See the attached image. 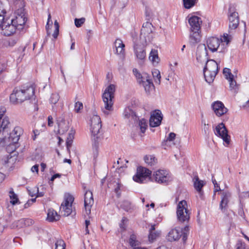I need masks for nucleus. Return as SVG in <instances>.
<instances>
[{
    "label": "nucleus",
    "mask_w": 249,
    "mask_h": 249,
    "mask_svg": "<svg viewBox=\"0 0 249 249\" xmlns=\"http://www.w3.org/2000/svg\"><path fill=\"white\" fill-rule=\"evenodd\" d=\"M152 75L155 79V82L160 84L161 78L160 71L158 70H154L152 71Z\"/></svg>",
    "instance_id": "42"
},
{
    "label": "nucleus",
    "mask_w": 249,
    "mask_h": 249,
    "mask_svg": "<svg viewBox=\"0 0 249 249\" xmlns=\"http://www.w3.org/2000/svg\"><path fill=\"white\" fill-rule=\"evenodd\" d=\"M190 31H200V24L202 23L201 18L197 16H192L189 19Z\"/></svg>",
    "instance_id": "22"
},
{
    "label": "nucleus",
    "mask_w": 249,
    "mask_h": 249,
    "mask_svg": "<svg viewBox=\"0 0 249 249\" xmlns=\"http://www.w3.org/2000/svg\"><path fill=\"white\" fill-rule=\"evenodd\" d=\"M239 198L240 201L241 202L242 200L245 199L249 198V191L248 192H239Z\"/></svg>",
    "instance_id": "47"
},
{
    "label": "nucleus",
    "mask_w": 249,
    "mask_h": 249,
    "mask_svg": "<svg viewBox=\"0 0 249 249\" xmlns=\"http://www.w3.org/2000/svg\"><path fill=\"white\" fill-rule=\"evenodd\" d=\"M162 117L161 111L160 110H156L151 115L149 119V125L150 127H157L160 125Z\"/></svg>",
    "instance_id": "18"
},
{
    "label": "nucleus",
    "mask_w": 249,
    "mask_h": 249,
    "mask_svg": "<svg viewBox=\"0 0 249 249\" xmlns=\"http://www.w3.org/2000/svg\"><path fill=\"white\" fill-rule=\"evenodd\" d=\"M35 87L31 85L15 88L10 96V102L14 104L21 103L34 96Z\"/></svg>",
    "instance_id": "1"
},
{
    "label": "nucleus",
    "mask_w": 249,
    "mask_h": 249,
    "mask_svg": "<svg viewBox=\"0 0 249 249\" xmlns=\"http://www.w3.org/2000/svg\"><path fill=\"white\" fill-rule=\"evenodd\" d=\"M146 45L144 44L135 43L133 49L135 55L138 61H143L146 57Z\"/></svg>",
    "instance_id": "15"
},
{
    "label": "nucleus",
    "mask_w": 249,
    "mask_h": 249,
    "mask_svg": "<svg viewBox=\"0 0 249 249\" xmlns=\"http://www.w3.org/2000/svg\"><path fill=\"white\" fill-rule=\"evenodd\" d=\"M221 200L219 205L220 209L224 212L231 197V193L228 191H223L221 193Z\"/></svg>",
    "instance_id": "21"
},
{
    "label": "nucleus",
    "mask_w": 249,
    "mask_h": 249,
    "mask_svg": "<svg viewBox=\"0 0 249 249\" xmlns=\"http://www.w3.org/2000/svg\"><path fill=\"white\" fill-rule=\"evenodd\" d=\"M23 133L22 129L19 126H16L13 131L10 133L9 139L13 143H16L19 139V137Z\"/></svg>",
    "instance_id": "24"
},
{
    "label": "nucleus",
    "mask_w": 249,
    "mask_h": 249,
    "mask_svg": "<svg viewBox=\"0 0 249 249\" xmlns=\"http://www.w3.org/2000/svg\"><path fill=\"white\" fill-rule=\"evenodd\" d=\"M196 59L200 63L207 62L209 61L208 52L205 44H199L197 47L196 53Z\"/></svg>",
    "instance_id": "17"
},
{
    "label": "nucleus",
    "mask_w": 249,
    "mask_h": 249,
    "mask_svg": "<svg viewBox=\"0 0 249 249\" xmlns=\"http://www.w3.org/2000/svg\"><path fill=\"white\" fill-rule=\"evenodd\" d=\"M115 88L114 85L110 84L106 89L102 95L105 109V110H103V112L106 115H108L109 111L113 110V99L114 97Z\"/></svg>",
    "instance_id": "3"
},
{
    "label": "nucleus",
    "mask_w": 249,
    "mask_h": 249,
    "mask_svg": "<svg viewBox=\"0 0 249 249\" xmlns=\"http://www.w3.org/2000/svg\"><path fill=\"white\" fill-rule=\"evenodd\" d=\"M202 123L204 124L203 131L204 135L207 136L209 134V126L208 124H206L205 121L202 120Z\"/></svg>",
    "instance_id": "53"
},
{
    "label": "nucleus",
    "mask_w": 249,
    "mask_h": 249,
    "mask_svg": "<svg viewBox=\"0 0 249 249\" xmlns=\"http://www.w3.org/2000/svg\"><path fill=\"white\" fill-rule=\"evenodd\" d=\"M17 41V39H11V41H9V44L11 45H14Z\"/></svg>",
    "instance_id": "62"
},
{
    "label": "nucleus",
    "mask_w": 249,
    "mask_h": 249,
    "mask_svg": "<svg viewBox=\"0 0 249 249\" xmlns=\"http://www.w3.org/2000/svg\"><path fill=\"white\" fill-rule=\"evenodd\" d=\"M220 191V187L218 185V184H217V185H216V187H214V195H215V193L216 192H218Z\"/></svg>",
    "instance_id": "61"
},
{
    "label": "nucleus",
    "mask_w": 249,
    "mask_h": 249,
    "mask_svg": "<svg viewBox=\"0 0 249 249\" xmlns=\"http://www.w3.org/2000/svg\"><path fill=\"white\" fill-rule=\"evenodd\" d=\"M175 137H176L175 133H174L173 132L170 133L168 137L167 138L166 140H164L162 142V145L163 146H165L166 145V143L168 141H170V142L173 141L175 139Z\"/></svg>",
    "instance_id": "44"
},
{
    "label": "nucleus",
    "mask_w": 249,
    "mask_h": 249,
    "mask_svg": "<svg viewBox=\"0 0 249 249\" xmlns=\"http://www.w3.org/2000/svg\"><path fill=\"white\" fill-rule=\"evenodd\" d=\"M176 213L178 222L184 223L188 222L191 212L188 209L187 203L185 200H181L178 202Z\"/></svg>",
    "instance_id": "6"
},
{
    "label": "nucleus",
    "mask_w": 249,
    "mask_h": 249,
    "mask_svg": "<svg viewBox=\"0 0 249 249\" xmlns=\"http://www.w3.org/2000/svg\"><path fill=\"white\" fill-rule=\"evenodd\" d=\"M38 165L36 164L31 168V171L33 173L36 172L37 174L38 173Z\"/></svg>",
    "instance_id": "56"
},
{
    "label": "nucleus",
    "mask_w": 249,
    "mask_h": 249,
    "mask_svg": "<svg viewBox=\"0 0 249 249\" xmlns=\"http://www.w3.org/2000/svg\"><path fill=\"white\" fill-rule=\"evenodd\" d=\"M149 231L148 238L150 242H153L156 240L157 238L160 236V231L156 230L155 224L151 225Z\"/></svg>",
    "instance_id": "28"
},
{
    "label": "nucleus",
    "mask_w": 249,
    "mask_h": 249,
    "mask_svg": "<svg viewBox=\"0 0 249 249\" xmlns=\"http://www.w3.org/2000/svg\"><path fill=\"white\" fill-rule=\"evenodd\" d=\"M74 201V197L70 194H66L64 197V200L62 203L60 207V210L61 213L68 216L70 215L72 212V204Z\"/></svg>",
    "instance_id": "12"
},
{
    "label": "nucleus",
    "mask_w": 249,
    "mask_h": 249,
    "mask_svg": "<svg viewBox=\"0 0 249 249\" xmlns=\"http://www.w3.org/2000/svg\"><path fill=\"white\" fill-rule=\"evenodd\" d=\"M93 203L94 199L92 193L89 190L86 191L85 193L84 205L86 212L87 214L90 213L91 207L93 204Z\"/></svg>",
    "instance_id": "19"
},
{
    "label": "nucleus",
    "mask_w": 249,
    "mask_h": 249,
    "mask_svg": "<svg viewBox=\"0 0 249 249\" xmlns=\"http://www.w3.org/2000/svg\"><path fill=\"white\" fill-rule=\"evenodd\" d=\"M23 219V222L24 223V227H26V226H30L32 225H33V220L31 219H29V218H27V219H24V218H22Z\"/></svg>",
    "instance_id": "54"
},
{
    "label": "nucleus",
    "mask_w": 249,
    "mask_h": 249,
    "mask_svg": "<svg viewBox=\"0 0 249 249\" xmlns=\"http://www.w3.org/2000/svg\"><path fill=\"white\" fill-rule=\"evenodd\" d=\"M5 111L4 108H1L0 110V134L2 133L8 134V125L10 124L9 118L7 116H4V113Z\"/></svg>",
    "instance_id": "16"
},
{
    "label": "nucleus",
    "mask_w": 249,
    "mask_h": 249,
    "mask_svg": "<svg viewBox=\"0 0 249 249\" xmlns=\"http://www.w3.org/2000/svg\"><path fill=\"white\" fill-rule=\"evenodd\" d=\"M60 215L53 209H50L48 210L47 213V220L50 222H54L59 220Z\"/></svg>",
    "instance_id": "31"
},
{
    "label": "nucleus",
    "mask_w": 249,
    "mask_h": 249,
    "mask_svg": "<svg viewBox=\"0 0 249 249\" xmlns=\"http://www.w3.org/2000/svg\"><path fill=\"white\" fill-rule=\"evenodd\" d=\"M152 28L153 25L149 22H146L143 24L141 29L140 37L141 38H144L145 42H146V37H149V36L150 35L152 32Z\"/></svg>",
    "instance_id": "23"
},
{
    "label": "nucleus",
    "mask_w": 249,
    "mask_h": 249,
    "mask_svg": "<svg viewBox=\"0 0 249 249\" xmlns=\"http://www.w3.org/2000/svg\"><path fill=\"white\" fill-rule=\"evenodd\" d=\"M122 207L126 211H128L130 209V203L128 201H124L122 205Z\"/></svg>",
    "instance_id": "55"
},
{
    "label": "nucleus",
    "mask_w": 249,
    "mask_h": 249,
    "mask_svg": "<svg viewBox=\"0 0 249 249\" xmlns=\"http://www.w3.org/2000/svg\"><path fill=\"white\" fill-rule=\"evenodd\" d=\"M218 71L217 62L210 59L206 63L203 69V73L206 81L209 84L212 83Z\"/></svg>",
    "instance_id": "5"
},
{
    "label": "nucleus",
    "mask_w": 249,
    "mask_h": 249,
    "mask_svg": "<svg viewBox=\"0 0 249 249\" xmlns=\"http://www.w3.org/2000/svg\"><path fill=\"white\" fill-rule=\"evenodd\" d=\"M5 175L4 174L0 172V184L4 180Z\"/></svg>",
    "instance_id": "60"
},
{
    "label": "nucleus",
    "mask_w": 249,
    "mask_h": 249,
    "mask_svg": "<svg viewBox=\"0 0 249 249\" xmlns=\"http://www.w3.org/2000/svg\"><path fill=\"white\" fill-rule=\"evenodd\" d=\"M200 31H190L189 42L191 45H195L200 40Z\"/></svg>",
    "instance_id": "27"
},
{
    "label": "nucleus",
    "mask_w": 249,
    "mask_h": 249,
    "mask_svg": "<svg viewBox=\"0 0 249 249\" xmlns=\"http://www.w3.org/2000/svg\"><path fill=\"white\" fill-rule=\"evenodd\" d=\"M85 18H75L74 19L75 25L77 27H80L85 22Z\"/></svg>",
    "instance_id": "51"
},
{
    "label": "nucleus",
    "mask_w": 249,
    "mask_h": 249,
    "mask_svg": "<svg viewBox=\"0 0 249 249\" xmlns=\"http://www.w3.org/2000/svg\"><path fill=\"white\" fill-rule=\"evenodd\" d=\"M59 95L58 93H53L50 97V103L53 104H55L59 99Z\"/></svg>",
    "instance_id": "45"
},
{
    "label": "nucleus",
    "mask_w": 249,
    "mask_h": 249,
    "mask_svg": "<svg viewBox=\"0 0 249 249\" xmlns=\"http://www.w3.org/2000/svg\"><path fill=\"white\" fill-rule=\"evenodd\" d=\"M72 140H70L68 138L67 141L66 142L67 148L69 152H70V147L71 146L72 144Z\"/></svg>",
    "instance_id": "57"
},
{
    "label": "nucleus",
    "mask_w": 249,
    "mask_h": 249,
    "mask_svg": "<svg viewBox=\"0 0 249 249\" xmlns=\"http://www.w3.org/2000/svg\"><path fill=\"white\" fill-rule=\"evenodd\" d=\"M57 122L58 126V131L59 132L64 133L69 129V124L64 119V116L59 117L57 119Z\"/></svg>",
    "instance_id": "26"
},
{
    "label": "nucleus",
    "mask_w": 249,
    "mask_h": 249,
    "mask_svg": "<svg viewBox=\"0 0 249 249\" xmlns=\"http://www.w3.org/2000/svg\"><path fill=\"white\" fill-rule=\"evenodd\" d=\"M9 196L10 198V202L13 205H15L17 204L18 202V199L17 195L14 193L13 190H11L9 192Z\"/></svg>",
    "instance_id": "40"
},
{
    "label": "nucleus",
    "mask_w": 249,
    "mask_h": 249,
    "mask_svg": "<svg viewBox=\"0 0 249 249\" xmlns=\"http://www.w3.org/2000/svg\"><path fill=\"white\" fill-rule=\"evenodd\" d=\"M123 115L124 117L126 119L134 121L137 120V116L135 113L130 107H126L125 108Z\"/></svg>",
    "instance_id": "30"
},
{
    "label": "nucleus",
    "mask_w": 249,
    "mask_h": 249,
    "mask_svg": "<svg viewBox=\"0 0 249 249\" xmlns=\"http://www.w3.org/2000/svg\"><path fill=\"white\" fill-rule=\"evenodd\" d=\"M138 126L139 127L141 133H144L148 127V123L144 118L139 119Z\"/></svg>",
    "instance_id": "34"
},
{
    "label": "nucleus",
    "mask_w": 249,
    "mask_h": 249,
    "mask_svg": "<svg viewBox=\"0 0 249 249\" xmlns=\"http://www.w3.org/2000/svg\"><path fill=\"white\" fill-rule=\"evenodd\" d=\"M51 16L50 14H49L48 15V22H47V25L46 26V29L47 32V34L48 35H49L50 34L49 32V25H49V22H50V20H51Z\"/></svg>",
    "instance_id": "58"
},
{
    "label": "nucleus",
    "mask_w": 249,
    "mask_h": 249,
    "mask_svg": "<svg viewBox=\"0 0 249 249\" xmlns=\"http://www.w3.org/2000/svg\"><path fill=\"white\" fill-rule=\"evenodd\" d=\"M232 37L231 35L224 34L221 38L211 37L207 41V46L212 52H223L227 48Z\"/></svg>",
    "instance_id": "2"
},
{
    "label": "nucleus",
    "mask_w": 249,
    "mask_h": 249,
    "mask_svg": "<svg viewBox=\"0 0 249 249\" xmlns=\"http://www.w3.org/2000/svg\"><path fill=\"white\" fill-rule=\"evenodd\" d=\"M149 59L154 65L158 64L160 59L158 56L157 50L155 49L151 50L149 54Z\"/></svg>",
    "instance_id": "33"
},
{
    "label": "nucleus",
    "mask_w": 249,
    "mask_h": 249,
    "mask_svg": "<svg viewBox=\"0 0 249 249\" xmlns=\"http://www.w3.org/2000/svg\"><path fill=\"white\" fill-rule=\"evenodd\" d=\"M54 25L55 30L53 34V36L54 38L56 39L59 34V24L56 20L54 21Z\"/></svg>",
    "instance_id": "49"
},
{
    "label": "nucleus",
    "mask_w": 249,
    "mask_h": 249,
    "mask_svg": "<svg viewBox=\"0 0 249 249\" xmlns=\"http://www.w3.org/2000/svg\"><path fill=\"white\" fill-rule=\"evenodd\" d=\"M15 159V158L14 159L12 156H10V155H9L7 158V160L4 161V168L6 169L9 167L8 170L9 171L12 170L13 162H14Z\"/></svg>",
    "instance_id": "37"
},
{
    "label": "nucleus",
    "mask_w": 249,
    "mask_h": 249,
    "mask_svg": "<svg viewBox=\"0 0 249 249\" xmlns=\"http://www.w3.org/2000/svg\"><path fill=\"white\" fill-rule=\"evenodd\" d=\"M27 19L24 10L23 8H20L17 11L15 18L11 19V23H13L16 25L18 30L21 31L24 29Z\"/></svg>",
    "instance_id": "8"
},
{
    "label": "nucleus",
    "mask_w": 249,
    "mask_h": 249,
    "mask_svg": "<svg viewBox=\"0 0 249 249\" xmlns=\"http://www.w3.org/2000/svg\"><path fill=\"white\" fill-rule=\"evenodd\" d=\"M114 45L116 48V53L123 56L124 53L125 45L123 41L120 39H117L114 42Z\"/></svg>",
    "instance_id": "29"
},
{
    "label": "nucleus",
    "mask_w": 249,
    "mask_h": 249,
    "mask_svg": "<svg viewBox=\"0 0 249 249\" xmlns=\"http://www.w3.org/2000/svg\"><path fill=\"white\" fill-rule=\"evenodd\" d=\"M249 107V100H248L246 103V104L245 105H243L242 106V107L244 108H248V107Z\"/></svg>",
    "instance_id": "64"
},
{
    "label": "nucleus",
    "mask_w": 249,
    "mask_h": 249,
    "mask_svg": "<svg viewBox=\"0 0 249 249\" xmlns=\"http://www.w3.org/2000/svg\"><path fill=\"white\" fill-rule=\"evenodd\" d=\"M129 243L130 245L133 248L137 247V246H138L139 242L136 240V236L134 234L131 235L129 240Z\"/></svg>",
    "instance_id": "43"
},
{
    "label": "nucleus",
    "mask_w": 249,
    "mask_h": 249,
    "mask_svg": "<svg viewBox=\"0 0 249 249\" xmlns=\"http://www.w3.org/2000/svg\"><path fill=\"white\" fill-rule=\"evenodd\" d=\"M133 71L136 77L137 78L138 82L140 84H142V81H144L146 79V77H148V75H147L146 74H144L143 76L142 75V74L140 73H139L136 69H134L133 70Z\"/></svg>",
    "instance_id": "38"
},
{
    "label": "nucleus",
    "mask_w": 249,
    "mask_h": 249,
    "mask_svg": "<svg viewBox=\"0 0 249 249\" xmlns=\"http://www.w3.org/2000/svg\"><path fill=\"white\" fill-rule=\"evenodd\" d=\"M214 134L218 137L222 139L226 146L228 145L230 142V136L228 134V130L223 123H220L218 124L215 130Z\"/></svg>",
    "instance_id": "13"
},
{
    "label": "nucleus",
    "mask_w": 249,
    "mask_h": 249,
    "mask_svg": "<svg viewBox=\"0 0 249 249\" xmlns=\"http://www.w3.org/2000/svg\"><path fill=\"white\" fill-rule=\"evenodd\" d=\"M223 74L227 80L229 79L230 78H233V75L231 72L230 69L228 68H226L223 69Z\"/></svg>",
    "instance_id": "48"
},
{
    "label": "nucleus",
    "mask_w": 249,
    "mask_h": 249,
    "mask_svg": "<svg viewBox=\"0 0 249 249\" xmlns=\"http://www.w3.org/2000/svg\"><path fill=\"white\" fill-rule=\"evenodd\" d=\"M188 231L189 227L187 226L184 227L183 231L177 228L172 229L168 232L166 237L167 239L170 242L175 241L179 240L182 235L183 240H185Z\"/></svg>",
    "instance_id": "7"
},
{
    "label": "nucleus",
    "mask_w": 249,
    "mask_h": 249,
    "mask_svg": "<svg viewBox=\"0 0 249 249\" xmlns=\"http://www.w3.org/2000/svg\"><path fill=\"white\" fill-rule=\"evenodd\" d=\"M55 249H65V244L63 240H58L55 242Z\"/></svg>",
    "instance_id": "46"
},
{
    "label": "nucleus",
    "mask_w": 249,
    "mask_h": 249,
    "mask_svg": "<svg viewBox=\"0 0 249 249\" xmlns=\"http://www.w3.org/2000/svg\"><path fill=\"white\" fill-rule=\"evenodd\" d=\"M23 219H20L19 220L15 221L10 225V227L11 229H16V228H22L24 227V223L23 222Z\"/></svg>",
    "instance_id": "39"
},
{
    "label": "nucleus",
    "mask_w": 249,
    "mask_h": 249,
    "mask_svg": "<svg viewBox=\"0 0 249 249\" xmlns=\"http://www.w3.org/2000/svg\"><path fill=\"white\" fill-rule=\"evenodd\" d=\"M151 171L149 169L143 167H139L137 169L136 174L133 176V180L137 182L144 183L150 178Z\"/></svg>",
    "instance_id": "9"
},
{
    "label": "nucleus",
    "mask_w": 249,
    "mask_h": 249,
    "mask_svg": "<svg viewBox=\"0 0 249 249\" xmlns=\"http://www.w3.org/2000/svg\"><path fill=\"white\" fill-rule=\"evenodd\" d=\"M89 124L92 135L96 142L99 138L98 134L102 127L101 121L100 117L97 115H93L90 118Z\"/></svg>",
    "instance_id": "11"
},
{
    "label": "nucleus",
    "mask_w": 249,
    "mask_h": 249,
    "mask_svg": "<svg viewBox=\"0 0 249 249\" xmlns=\"http://www.w3.org/2000/svg\"><path fill=\"white\" fill-rule=\"evenodd\" d=\"M146 78L144 81H142L141 84L142 85L145 91L147 93H149L150 91L154 89V86L149 77H146Z\"/></svg>",
    "instance_id": "32"
},
{
    "label": "nucleus",
    "mask_w": 249,
    "mask_h": 249,
    "mask_svg": "<svg viewBox=\"0 0 249 249\" xmlns=\"http://www.w3.org/2000/svg\"><path fill=\"white\" fill-rule=\"evenodd\" d=\"M229 30L230 32L235 30L239 25L238 13L234 11V8L230 7L229 9Z\"/></svg>",
    "instance_id": "14"
},
{
    "label": "nucleus",
    "mask_w": 249,
    "mask_h": 249,
    "mask_svg": "<svg viewBox=\"0 0 249 249\" xmlns=\"http://www.w3.org/2000/svg\"><path fill=\"white\" fill-rule=\"evenodd\" d=\"M2 3L0 1V28H1L2 34L5 36H10L13 35L18 28L13 23L4 21V15L6 14V11L2 9Z\"/></svg>",
    "instance_id": "4"
},
{
    "label": "nucleus",
    "mask_w": 249,
    "mask_h": 249,
    "mask_svg": "<svg viewBox=\"0 0 249 249\" xmlns=\"http://www.w3.org/2000/svg\"><path fill=\"white\" fill-rule=\"evenodd\" d=\"M123 186V185L119 181L115 183L114 191L116 193L118 197L120 196L121 193L119 192L121 188Z\"/></svg>",
    "instance_id": "50"
},
{
    "label": "nucleus",
    "mask_w": 249,
    "mask_h": 249,
    "mask_svg": "<svg viewBox=\"0 0 249 249\" xmlns=\"http://www.w3.org/2000/svg\"><path fill=\"white\" fill-rule=\"evenodd\" d=\"M41 168V171H44V169L46 167V165L44 163H41L40 164Z\"/></svg>",
    "instance_id": "63"
},
{
    "label": "nucleus",
    "mask_w": 249,
    "mask_h": 249,
    "mask_svg": "<svg viewBox=\"0 0 249 249\" xmlns=\"http://www.w3.org/2000/svg\"><path fill=\"white\" fill-rule=\"evenodd\" d=\"M83 104L80 102H77L75 103L74 105V110L77 113L79 112V111L83 108Z\"/></svg>",
    "instance_id": "52"
},
{
    "label": "nucleus",
    "mask_w": 249,
    "mask_h": 249,
    "mask_svg": "<svg viewBox=\"0 0 249 249\" xmlns=\"http://www.w3.org/2000/svg\"><path fill=\"white\" fill-rule=\"evenodd\" d=\"M53 119L51 116H49L48 117V124L49 126H51L53 124Z\"/></svg>",
    "instance_id": "59"
},
{
    "label": "nucleus",
    "mask_w": 249,
    "mask_h": 249,
    "mask_svg": "<svg viewBox=\"0 0 249 249\" xmlns=\"http://www.w3.org/2000/svg\"><path fill=\"white\" fill-rule=\"evenodd\" d=\"M197 0H183L184 7L190 9L193 7L196 2Z\"/></svg>",
    "instance_id": "41"
},
{
    "label": "nucleus",
    "mask_w": 249,
    "mask_h": 249,
    "mask_svg": "<svg viewBox=\"0 0 249 249\" xmlns=\"http://www.w3.org/2000/svg\"><path fill=\"white\" fill-rule=\"evenodd\" d=\"M212 108L215 114L217 116H221L225 114L228 109L224 104L220 101H216L212 104Z\"/></svg>",
    "instance_id": "20"
},
{
    "label": "nucleus",
    "mask_w": 249,
    "mask_h": 249,
    "mask_svg": "<svg viewBox=\"0 0 249 249\" xmlns=\"http://www.w3.org/2000/svg\"><path fill=\"white\" fill-rule=\"evenodd\" d=\"M153 179L158 183L166 185L172 181V178L168 171L160 169L154 173Z\"/></svg>",
    "instance_id": "10"
},
{
    "label": "nucleus",
    "mask_w": 249,
    "mask_h": 249,
    "mask_svg": "<svg viewBox=\"0 0 249 249\" xmlns=\"http://www.w3.org/2000/svg\"><path fill=\"white\" fill-rule=\"evenodd\" d=\"M144 161L150 166L154 165L157 162V159L153 155H146L144 158Z\"/></svg>",
    "instance_id": "36"
},
{
    "label": "nucleus",
    "mask_w": 249,
    "mask_h": 249,
    "mask_svg": "<svg viewBox=\"0 0 249 249\" xmlns=\"http://www.w3.org/2000/svg\"><path fill=\"white\" fill-rule=\"evenodd\" d=\"M230 84V90L234 93H237L239 89V85L236 83L233 78H230L228 80Z\"/></svg>",
    "instance_id": "35"
},
{
    "label": "nucleus",
    "mask_w": 249,
    "mask_h": 249,
    "mask_svg": "<svg viewBox=\"0 0 249 249\" xmlns=\"http://www.w3.org/2000/svg\"><path fill=\"white\" fill-rule=\"evenodd\" d=\"M193 181L194 188L199 195L202 196L203 193L202 189L205 184V182L203 180H200L197 175L195 176Z\"/></svg>",
    "instance_id": "25"
}]
</instances>
